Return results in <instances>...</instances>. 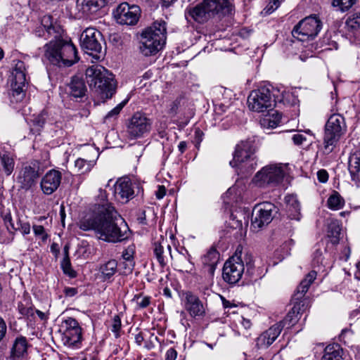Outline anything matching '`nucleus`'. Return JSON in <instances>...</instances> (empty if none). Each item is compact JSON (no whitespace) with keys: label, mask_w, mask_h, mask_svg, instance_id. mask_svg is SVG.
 Returning a JSON list of instances; mask_svg holds the SVG:
<instances>
[{"label":"nucleus","mask_w":360,"mask_h":360,"mask_svg":"<svg viewBox=\"0 0 360 360\" xmlns=\"http://www.w3.org/2000/svg\"><path fill=\"white\" fill-rule=\"evenodd\" d=\"M79 227L93 231L98 239L109 243L121 242L129 235L127 224L108 201L107 193L102 188L98 190L92 213L79 221Z\"/></svg>","instance_id":"1"},{"label":"nucleus","mask_w":360,"mask_h":360,"mask_svg":"<svg viewBox=\"0 0 360 360\" xmlns=\"http://www.w3.org/2000/svg\"><path fill=\"white\" fill-rule=\"evenodd\" d=\"M44 57L53 65L59 68L70 67L79 60L77 51L71 41L55 38L46 44Z\"/></svg>","instance_id":"2"},{"label":"nucleus","mask_w":360,"mask_h":360,"mask_svg":"<svg viewBox=\"0 0 360 360\" xmlns=\"http://www.w3.org/2000/svg\"><path fill=\"white\" fill-rule=\"evenodd\" d=\"M167 38L166 22L157 20L143 29L139 35V49L144 56L155 55L164 46Z\"/></svg>","instance_id":"3"},{"label":"nucleus","mask_w":360,"mask_h":360,"mask_svg":"<svg viewBox=\"0 0 360 360\" xmlns=\"http://www.w3.org/2000/svg\"><path fill=\"white\" fill-rule=\"evenodd\" d=\"M87 82L91 89L102 99H108L115 92V82L113 75L104 67L93 65L86 70Z\"/></svg>","instance_id":"4"},{"label":"nucleus","mask_w":360,"mask_h":360,"mask_svg":"<svg viewBox=\"0 0 360 360\" xmlns=\"http://www.w3.org/2000/svg\"><path fill=\"white\" fill-rule=\"evenodd\" d=\"M275 91H278L271 85H264L250 92L248 97V108L254 112H269L276 101Z\"/></svg>","instance_id":"5"},{"label":"nucleus","mask_w":360,"mask_h":360,"mask_svg":"<svg viewBox=\"0 0 360 360\" xmlns=\"http://www.w3.org/2000/svg\"><path fill=\"white\" fill-rule=\"evenodd\" d=\"M254 153L255 148L251 141H241L236 146L233 158L230 162L231 166L236 167L238 174L250 172L257 165Z\"/></svg>","instance_id":"6"},{"label":"nucleus","mask_w":360,"mask_h":360,"mask_svg":"<svg viewBox=\"0 0 360 360\" xmlns=\"http://www.w3.org/2000/svg\"><path fill=\"white\" fill-rule=\"evenodd\" d=\"M316 276L317 271L314 269L311 271L301 281L293 297V300L297 301L296 303L285 317L282 321L276 323L281 324L282 329L284 327L290 328L298 321L301 313L300 303L298 302V301L304 296L305 293L308 291L309 286L316 279Z\"/></svg>","instance_id":"7"},{"label":"nucleus","mask_w":360,"mask_h":360,"mask_svg":"<svg viewBox=\"0 0 360 360\" xmlns=\"http://www.w3.org/2000/svg\"><path fill=\"white\" fill-rule=\"evenodd\" d=\"M346 130L345 118L340 114H333L330 116L325 127L323 139L325 153L328 154L333 150Z\"/></svg>","instance_id":"8"},{"label":"nucleus","mask_w":360,"mask_h":360,"mask_svg":"<svg viewBox=\"0 0 360 360\" xmlns=\"http://www.w3.org/2000/svg\"><path fill=\"white\" fill-rule=\"evenodd\" d=\"M285 175V167L281 164H271L263 167L252 179V183L259 188L278 186Z\"/></svg>","instance_id":"9"},{"label":"nucleus","mask_w":360,"mask_h":360,"mask_svg":"<svg viewBox=\"0 0 360 360\" xmlns=\"http://www.w3.org/2000/svg\"><path fill=\"white\" fill-rule=\"evenodd\" d=\"M153 121L146 114L136 112L126 121V136L129 140L145 137L152 129Z\"/></svg>","instance_id":"10"},{"label":"nucleus","mask_w":360,"mask_h":360,"mask_svg":"<svg viewBox=\"0 0 360 360\" xmlns=\"http://www.w3.org/2000/svg\"><path fill=\"white\" fill-rule=\"evenodd\" d=\"M14 62L10 100L11 103H19L24 99L25 96L24 88L27 84V70L23 61L17 60Z\"/></svg>","instance_id":"11"},{"label":"nucleus","mask_w":360,"mask_h":360,"mask_svg":"<svg viewBox=\"0 0 360 360\" xmlns=\"http://www.w3.org/2000/svg\"><path fill=\"white\" fill-rule=\"evenodd\" d=\"M321 28V21L316 15H313L300 20L294 27L292 34L299 41H306L314 39Z\"/></svg>","instance_id":"12"},{"label":"nucleus","mask_w":360,"mask_h":360,"mask_svg":"<svg viewBox=\"0 0 360 360\" xmlns=\"http://www.w3.org/2000/svg\"><path fill=\"white\" fill-rule=\"evenodd\" d=\"M245 274L243 252H236L229 258L223 267L222 277L229 284L238 283Z\"/></svg>","instance_id":"13"},{"label":"nucleus","mask_w":360,"mask_h":360,"mask_svg":"<svg viewBox=\"0 0 360 360\" xmlns=\"http://www.w3.org/2000/svg\"><path fill=\"white\" fill-rule=\"evenodd\" d=\"M62 341L70 348H77L82 341V328L77 321L72 317L64 319L60 324Z\"/></svg>","instance_id":"14"},{"label":"nucleus","mask_w":360,"mask_h":360,"mask_svg":"<svg viewBox=\"0 0 360 360\" xmlns=\"http://www.w3.org/2000/svg\"><path fill=\"white\" fill-rule=\"evenodd\" d=\"M278 210V208L269 202L256 205L252 211V228L255 231H258L268 225L277 214Z\"/></svg>","instance_id":"15"},{"label":"nucleus","mask_w":360,"mask_h":360,"mask_svg":"<svg viewBox=\"0 0 360 360\" xmlns=\"http://www.w3.org/2000/svg\"><path fill=\"white\" fill-rule=\"evenodd\" d=\"M102 38L101 33L93 27L86 28L81 36V46L84 51L91 55L94 58L98 60V56L102 49L100 40Z\"/></svg>","instance_id":"16"},{"label":"nucleus","mask_w":360,"mask_h":360,"mask_svg":"<svg viewBox=\"0 0 360 360\" xmlns=\"http://www.w3.org/2000/svg\"><path fill=\"white\" fill-rule=\"evenodd\" d=\"M117 22L121 25H134L141 16V9L136 5H129L127 2L120 4L114 12Z\"/></svg>","instance_id":"17"},{"label":"nucleus","mask_w":360,"mask_h":360,"mask_svg":"<svg viewBox=\"0 0 360 360\" xmlns=\"http://www.w3.org/2000/svg\"><path fill=\"white\" fill-rule=\"evenodd\" d=\"M39 164L37 162H32L23 165L17 176V182L20 188L27 190L34 185L39 176Z\"/></svg>","instance_id":"18"},{"label":"nucleus","mask_w":360,"mask_h":360,"mask_svg":"<svg viewBox=\"0 0 360 360\" xmlns=\"http://www.w3.org/2000/svg\"><path fill=\"white\" fill-rule=\"evenodd\" d=\"M135 185L129 178L118 179L115 185V199L122 204L128 202L134 198Z\"/></svg>","instance_id":"19"},{"label":"nucleus","mask_w":360,"mask_h":360,"mask_svg":"<svg viewBox=\"0 0 360 360\" xmlns=\"http://www.w3.org/2000/svg\"><path fill=\"white\" fill-rule=\"evenodd\" d=\"M184 308L191 317L203 316L205 307L198 296L191 291L182 293Z\"/></svg>","instance_id":"20"},{"label":"nucleus","mask_w":360,"mask_h":360,"mask_svg":"<svg viewBox=\"0 0 360 360\" xmlns=\"http://www.w3.org/2000/svg\"><path fill=\"white\" fill-rule=\"evenodd\" d=\"M62 29L60 25L53 24L51 15H46L41 18V25L34 30V34L38 37L48 39L53 37L54 39L60 37Z\"/></svg>","instance_id":"21"},{"label":"nucleus","mask_w":360,"mask_h":360,"mask_svg":"<svg viewBox=\"0 0 360 360\" xmlns=\"http://www.w3.org/2000/svg\"><path fill=\"white\" fill-rule=\"evenodd\" d=\"M210 18L232 13L233 7L229 0H203L202 2Z\"/></svg>","instance_id":"22"},{"label":"nucleus","mask_w":360,"mask_h":360,"mask_svg":"<svg viewBox=\"0 0 360 360\" xmlns=\"http://www.w3.org/2000/svg\"><path fill=\"white\" fill-rule=\"evenodd\" d=\"M244 266H246L245 276L250 281H257L261 279L266 274V269L262 265H255L253 255L248 252H243Z\"/></svg>","instance_id":"23"},{"label":"nucleus","mask_w":360,"mask_h":360,"mask_svg":"<svg viewBox=\"0 0 360 360\" xmlns=\"http://www.w3.org/2000/svg\"><path fill=\"white\" fill-rule=\"evenodd\" d=\"M281 331V324L273 325L256 338V347L259 349H267L276 340Z\"/></svg>","instance_id":"24"},{"label":"nucleus","mask_w":360,"mask_h":360,"mask_svg":"<svg viewBox=\"0 0 360 360\" xmlns=\"http://www.w3.org/2000/svg\"><path fill=\"white\" fill-rule=\"evenodd\" d=\"M62 179L60 172L51 169L44 176L41 181V188L46 195H51L59 187Z\"/></svg>","instance_id":"25"},{"label":"nucleus","mask_w":360,"mask_h":360,"mask_svg":"<svg viewBox=\"0 0 360 360\" xmlns=\"http://www.w3.org/2000/svg\"><path fill=\"white\" fill-rule=\"evenodd\" d=\"M348 169L352 180L356 186L360 187V150H356L349 155Z\"/></svg>","instance_id":"26"},{"label":"nucleus","mask_w":360,"mask_h":360,"mask_svg":"<svg viewBox=\"0 0 360 360\" xmlns=\"http://www.w3.org/2000/svg\"><path fill=\"white\" fill-rule=\"evenodd\" d=\"M186 18H192L199 23H203L210 18L202 3L188 8L186 12Z\"/></svg>","instance_id":"27"},{"label":"nucleus","mask_w":360,"mask_h":360,"mask_svg":"<svg viewBox=\"0 0 360 360\" xmlns=\"http://www.w3.org/2000/svg\"><path fill=\"white\" fill-rule=\"evenodd\" d=\"M219 254L215 248H210L206 254L202 257V263L207 268L210 274H213L219 262Z\"/></svg>","instance_id":"28"},{"label":"nucleus","mask_w":360,"mask_h":360,"mask_svg":"<svg viewBox=\"0 0 360 360\" xmlns=\"http://www.w3.org/2000/svg\"><path fill=\"white\" fill-rule=\"evenodd\" d=\"M68 94L74 98H81L84 96L86 86L82 79L73 77L68 86Z\"/></svg>","instance_id":"29"},{"label":"nucleus","mask_w":360,"mask_h":360,"mask_svg":"<svg viewBox=\"0 0 360 360\" xmlns=\"http://www.w3.org/2000/svg\"><path fill=\"white\" fill-rule=\"evenodd\" d=\"M27 342L25 337H18L11 349V358L17 359L23 357L27 354Z\"/></svg>","instance_id":"30"},{"label":"nucleus","mask_w":360,"mask_h":360,"mask_svg":"<svg viewBox=\"0 0 360 360\" xmlns=\"http://www.w3.org/2000/svg\"><path fill=\"white\" fill-rule=\"evenodd\" d=\"M342 352L340 345L330 344L325 348L321 360H342Z\"/></svg>","instance_id":"31"},{"label":"nucleus","mask_w":360,"mask_h":360,"mask_svg":"<svg viewBox=\"0 0 360 360\" xmlns=\"http://www.w3.org/2000/svg\"><path fill=\"white\" fill-rule=\"evenodd\" d=\"M117 271V262L115 259H110L101 264L99 271L103 281L110 280Z\"/></svg>","instance_id":"32"},{"label":"nucleus","mask_w":360,"mask_h":360,"mask_svg":"<svg viewBox=\"0 0 360 360\" xmlns=\"http://www.w3.org/2000/svg\"><path fill=\"white\" fill-rule=\"evenodd\" d=\"M325 248H320V245L316 246V249L312 254V266L314 269H317L318 271H323L326 265L325 259L323 256Z\"/></svg>","instance_id":"33"},{"label":"nucleus","mask_w":360,"mask_h":360,"mask_svg":"<svg viewBox=\"0 0 360 360\" xmlns=\"http://www.w3.org/2000/svg\"><path fill=\"white\" fill-rule=\"evenodd\" d=\"M0 162L3 171L6 176L12 174L14 169L15 161L13 157L8 153L0 154Z\"/></svg>","instance_id":"34"},{"label":"nucleus","mask_w":360,"mask_h":360,"mask_svg":"<svg viewBox=\"0 0 360 360\" xmlns=\"http://www.w3.org/2000/svg\"><path fill=\"white\" fill-rule=\"evenodd\" d=\"M285 201L287 204L289 211H292L294 213L290 214V217L293 219H300V203L297 198L294 195H288L285 198Z\"/></svg>","instance_id":"35"},{"label":"nucleus","mask_w":360,"mask_h":360,"mask_svg":"<svg viewBox=\"0 0 360 360\" xmlns=\"http://www.w3.org/2000/svg\"><path fill=\"white\" fill-rule=\"evenodd\" d=\"M345 205V200L337 191H333L327 200V206L332 210H338Z\"/></svg>","instance_id":"36"},{"label":"nucleus","mask_w":360,"mask_h":360,"mask_svg":"<svg viewBox=\"0 0 360 360\" xmlns=\"http://www.w3.org/2000/svg\"><path fill=\"white\" fill-rule=\"evenodd\" d=\"M281 120V115L279 113L276 112L264 117L260 121V124L264 129H274L278 127Z\"/></svg>","instance_id":"37"},{"label":"nucleus","mask_w":360,"mask_h":360,"mask_svg":"<svg viewBox=\"0 0 360 360\" xmlns=\"http://www.w3.org/2000/svg\"><path fill=\"white\" fill-rule=\"evenodd\" d=\"M345 28L349 32H354L360 29V13H354L347 18Z\"/></svg>","instance_id":"38"},{"label":"nucleus","mask_w":360,"mask_h":360,"mask_svg":"<svg viewBox=\"0 0 360 360\" xmlns=\"http://www.w3.org/2000/svg\"><path fill=\"white\" fill-rule=\"evenodd\" d=\"M177 266L186 271L191 270L193 264L191 262V255L186 250L185 253L179 252L176 257Z\"/></svg>","instance_id":"39"},{"label":"nucleus","mask_w":360,"mask_h":360,"mask_svg":"<svg viewBox=\"0 0 360 360\" xmlns=\"http://www.w3.org/2000/svg\"><path fill=\"white\" fill-rule=\"evenodd\" d=\"M341 227L338 221H332L328 229V235L333 238L332 242L336 243L338 242L339 236L340 234Z\"/></svg>","instance_id":"40"},{"label":"nucleus","mask_w":360,"mask_h":360,"mask_svg":"<svg viewBox=\"0 0 360 360\" xmlns=\"http://www.w3.org/2000/svg\"><path fill=\"white\" fill-rule=\"evenodd\" d=\"M75 166L79 172L85 173L91 169L94 166V162L92 161H87L82 158H78L75 161Z\"/></svg>","instance_id":"41"},{"label":"nucleus","mask_w":360,"mask_h":360,"mask_svg":"<svg viewBox=\"0 0 360 360\" xmlns=\"http://www.w3.org/2000/svg\"><path fill=\"white\" fill-rule=\"evenodd\" d=\"M358 0H333V5L339 7L342 12L348 11Z\"/></svg>","instance_id":"42"},{"label":"nucleus","mask_w":360,"mask_h":360,"mask_svg":"<svg viewBox=\"0 0 360 360\" xmlns=\"http://www.w3.org/2000/svg\"><path fill=\"white\" fill-rule=\"evenodd\" d=\"M125 102H122L118 104L116 107H115L112 110H111L104 117V122H111L117 119L118 115L120 114L121 110L124 107Z\"/></svg>","instance_id":"43"},{"label":"nucleus","mask_w":360,"mask_h":360,"mask_svg":"<svg viewBox=\"0 0 360 360\" xmlns=\"http://www.w3.org/2000/svg\"><path fill=\"white\" fill-rule=\"evenodd\" d=\"M154 254L161 266H165L166 264L165 257L163 255L164 253V245L162 243H155L154 244Z\"/></svg>","instance_id":"44"},{"label":"nucleus","mask_w":360,"mask_h":360,"mask_svg":"<svg viewBox=\"0 0 360 360\" xmlns=\"http://www.w3.org/2000/svg\"><path fill=\"white\" fill-rule=\"evenodd\" d=\"M61 268L65 274L70 278H75L77 276L76 272L72 269L69 257L63 258L61 262Z\"/></svg>","instance_id":"45"},{"label":"nucleus","mask_w":360,"mask_h":360,"mask_svg":"<svg viewBox=\"0 0 360 360\" xmlns=\"http://www.w3.org/2000/svg\"><path fill=\"white\" fill-rule=\"evenodd\" d=\"M30 224L27 221L19 219L17 221L16 226H15L13 230H18L22 234L27 235L30 233Z\"/></svg>","instance_id":"46"},{"label":"nucleus","mask_w":360,"mask_h":360,"mask_svg":"<svg viewBox=\"0 0 360 360\" xmlns=\"http://www.w3.org/2000/svg\"><path fill=\"white\" fill-rule=\"evenodd\" d=\"M32 229L36 237L41 238L43 242H45L47 240L49 235L43 226L34 224L32 226Z\"/></svg>","instance_id":"47"},{"label":"nucleus","mask_w":360,"mask_h":360,"mask_svg":"<svg viewBox=\"0 0 360 360\" xmlns=\"http://www.w3.org/2000/svg\"><path fill=\"white\" fill-rule=\"evenodd\" d=\"M134 266V260H123L120 264V270L122 274L127 275L132 272Z\"/></svg>","instance_id":"48"},{"label":"nucleus","mask_w":360,"mask_h":360,"mask_svg":"<svg viewBox=\"0 0 360 360\" xmlns=\"http://www.w3.org/2000/svg\"><path fill=\"white\" fill-rule=\"evenodd\" d=\"M236 191L237 188L236 186L229 188L223 196L224 202L227 204H229L231 200H236Z\"/></svg>","instance_id":"49"},{"label":"nucleus","mask_w":360,"mask_h":360,"mask_svg":"<svg viewBox=\"0 0 360 360\" xmlns=\"http://www.w3.org/2000/svg\"><path fill=\"white\" fill-rule=\"evenodd\" d=\"M282 0H269L267 6L264 9L266 14H270L276 11L280 6Z\"/></svg>","instance_id":"50"},{"label":"nucleus","mask_w":360,"mask_h":360,"mask_svg":"<svg viewBox=\"0 0 360 360\" xmlns=\"http://www.w3.org/2000/svg\"><path fill=\"white\" fill-rule=\"evenodd\" d=\"M134 300H136L137 305L141 308H145L150 303V297L148 296H135Z\"/></svg>","instance_id":"51"},{"label":"nucleus","mask_w":360,"mask_h":360,"mask_svg":"<svg viewBox=\"0 0 360 360\" xmlns=\"http://www.w3.org/2000/svg\"><path fill=\"white\" fill-rule=\"evenodd\" d=\"M121 319L119 316H115L112 320V328L111 330L113 332L116 336L118 335V333L121 329Z\"/></svg>","instance_id":"52"},{"label":"nucleus","mask_w":360,"mask_h":360,"mask_svg":"<svg viewBox=\"0 0 360 360\" xmlns=\"http://www.w3.org/2000/svg\"><path fill=\"white\" fill-rule=\"evenodd\" d=\"M44 122H45V120L43 117V116L40 115V116L35 117L33 120V124H34V126L36 127V129L31 128V131H35L36 132H38L40 130V129L43 127V125L44 124Z\"/></svg>","instance_id":"53"},{"label":"nucleus","mask_w":360,"mask_h":360,"mask_svg":"<svg viewBox=\"0 0 360 360\" xmlns=\"http://www.w3.org/2000/svg\"><path fill=\"white\" fill-rule=\"evenodd\" d=\"M293 143L295 145L300 146L307 141V138L302 134H294L291 137Z\"/></svg>","instance_id":"54"},{"label":"nucleus","mask_w":360,"mask_h":360,"mask_svg":"<svg viewBox=\"0 0 360 360\" xmlns=\"http://www.w3.org/2000/svg\"><path fill=\"white\" fill-rule=\"evenodd\" d=\"M122 257L123 260H134V248L131 247H128L122 252Z\"/></svg>","instance_id":"55"},{"label":"nucleus","mask_w":360,"mask_h":360,"mask_svg":"<svg viewBox=\"0 0 360 360\" xmlns=\"http://www.w3.org/2000/svg\"><path fill=\"white\" fill-rule=\"evenodd\" d=\"M231 225L234 229H241L243 226V222L241 220L237 219V216L231 214Z\"/></svg>","instance_id":"56"},{"label":"nucleus","mask_w":360,"mask_h":360,"mask_svg":"<svg viewBox=\"0 0 360 360\" xmlns=\"http://www.w3.org/2000/svg\"><path fill=\"white\" fill-rule=\"evenodd\" d=\"M231 225L234 229H241L243 226V222L241 220L237 219V216L231 214Z\"/></svg>","instance_id":"57"},{"label":"nucleus","mask_w":360,"mask_h":360,"mask_svg":"<svg viewBox=\"0 0 360 360\" xmlns=\"http://www.w3.org/2000/svg\"><path fill=\"white\" fill-rule=\"evenodd\" d=\"M231 225L234 229H241L243 226V222L241 220L237 219V216L231 214Z\"/></svg>","instance_id":"58"},{"label":"nucleus","mask_w":360,"mask_h":360,"mask_svg":"<svg viewBox=\"0 0 360 360\" xmlns=\"http://www.w3.org/2000/svg\"><path fill=\"white\" fill-rule=\"evenodd\" d=\"M4 221L8 230H13L15 225L13 222L12 217L10 213H7L4 217Z\"/></svg>","instance_id":"59"},{"label":"nucleus","mask_w":360,"mask_h":360,"mask_svg":"<svg viewBox=\"0 0 360 360\" xmlns=\"http://www.w3.org/2000/svg\"><path fill=\"white\" fill-rule=\"evenodd\" d=\"M179 104H180V101L178 99L172 101L169 105V110H168L169 113L171 115H175L177 112Z\"/></svg>","instance_id":"60"},{"label":"nucleus","mask_w":360,"mask_h":360,"mask_svg":"<svg viewBox=\"0 0 360 360\" xmlns=\"http://www.w3.org/2000/svg\"><path fill=\"white\" fill-rule=\"evenodd\" d=\"M177 356V352L174 348H169L165 354V360H175Z\"/></svg>","instance_id":"61"},{"label":"nucleus","mask_w":360,"mask_h":360,"mask_svg":"<svg viewBox=\"0 0 360 360\" xmlns=\"http://www.w3.org/2000/svg\"><path fill=\"white\" fill-rule=\"evenodd\" d=\"M317 177L320 182L325 183L328 179V172L324 169L319 170L317 172Z\"/></svg>","instance_id":"62"},{"label":"nucleus","mask_w":360,"mask_h":360,"mask_svg":"<svg viewBox=\"0 0 360 360\" xmlns=\"http://www.w3.org/2000/svg\"><path fill=\"white\" fill-rule=\"evenodd\" d=\"M203 133L200 129H196L195 131L194 143L196 147H198L202 141Z\"/></svg>","instance_id":"63"},{"label":"nucleus","mask_w":360,"mask_h":360,"mask_svg":"<svg viewBox=\"0 0 360 360\" xmlns=\"http://www.w3.org/2000/svg\"><path fill=\"white\" fill-rule=\"evenodd\" d=\"M166 194V189L164 186H158V190L155 191V196L158 199H162Z\"/></svg>","instance_id":"64"}]
</instances>
